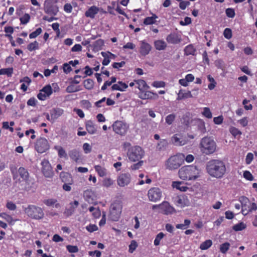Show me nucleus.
Returning a JSON list of instances; mask_svg holds the SVG:
<instances>
[{"label": "nucleus", "mask_w": 257, "mask_h": 257, "mask_svg": "<svg viewBox=\"0 0 257 257\" xmlns=\"http://www.w3.org/2000/svg\"><path fill=\"white\" fill-rule=\"evenodd\" d=\"M160 206L161 212L165 215H171L176 212L175 209L167 201H163Z\"/></svg>", "instance_id": "obj_11"}, {"label": "nucleus", "mask_w": 257, "mask_h": 257, "mask_svg": "<svg viewBox=\"0 0 257 257\" xmlns=\"http://www.w3.org/2000/svg\"><path fill=\"white\" fill-rule=\"evenodd\" d=\"M83 196L85 199L89 201L90 200H92L94 196V192L92 189H87L83 192Z\"/></svg>", "instance_id": "obj_35"}, {"label": "nucleus", "mask_w": 257, "mask_h": 257, "mask_svg": "<svg viewBox=\"0 0 257 257\" xmlns=\"http://www.w3.org/2000/svg\"><path fill=\"white\" fill-rule=\"evenodd\" d=\"M179 178L183 180H194L199 177V171L196 166L187 165L181 167L178 171Z\"/></svg>", "instance_id": "obj_2"}, {"label": "nucleus", "mask_w": 257, "mask_h": 257, "mask_svg": "<svg viewBox=\"0 0 257 257\" xmlns=\"http://www.w3.org/2000/svg\"><path fill=\"white\" fill-rule=\"evenodd\" d=\"M83 149L85 154L89 153L92 150V148L89 144L85 143L83 145Z\"/></svg>", "instance_id": "obj_64"}, {"label": "nucleus", "mask_w": 257, "mask_h": 257, "mask_svg": "<svg viewBox=\"0 0 257 257\" xmlns=\"http://www.w3.org/2000/svg\"><path fill=\"white\" fill-rule=\"evenodd\" d=\"M169 145L168 142L166 139L161 140L157 145V149L158 151H164L166 149Z\"/></svg>", "instance_id": "obj_32"}, {"label": "nucleus", "mask_w": 257, "mask_h": 257, "mask_svg": "<svg viewBox=\"0 0 257 257\" xmlns=\"http://www.w3.org/2000/svg\"><path fill=\"white\" fill-rule=\"evenodd\" d=\"M44 11L49 15L55 16L59 11V8L57 5L52 4L48 0L44 4Z\"/></svg>", "instance_id": "obj_10"}, {"label": "nucleus", "mask_w": 257, "mask_h": 257, "mask_svg": "<svg viewBox=\"0 0 257 257\" xmlns=\"http://www.w3.org/2000/svg\"><path fill=\"white\" fill-rule=\"evenodd\" d=\"M130 153V160L136 162L141 160L144 155V152L141 147L135 146L131 148Z\"/></svg>", "instance_id": "obj_7"}, {"label": "nucleus", "mask_w": 257, "mask_h": 257, "mask_svg": "<svg viewBox=\"0 0 257 257\" xmlns=\"http://www.w3.org/2000/svg\"><path fill=\"white\" fill-rule=\"evenodd\" d=\"M229 132L234 137L242 134L241 132L239 129L234 126H231L229 128Z\"/></svg>", "instance_id": "obj_48"}, {"label": "nucleus", "mask_w": 257, "mask_h": 257, "mask_svg": "<svg viewBox=\"0 0 257 257\" xmlns=\"http://www.w3.org/2000/svg\"><path fill=\"white\" fill-rule=\"evenodd\" d=\"M5 32L7 33L6 34V37H9V38H12L11 34L13 33L14 32V29L12 27L8 26L5 27Z\"/></svg>", "instance_id": "obj_59"}, {"label": "nucleus", "mask_w": 257, "mask_h": 257, "mask_svg": "<svg viewBox=\"0 0 257 257\" xmlns=\"http://www.w3.org/2000/svg\"><path fill=\"white\" fill-rule=\"evenodd\" d=\"M66 248L71 253L77 252L79 250L78 247L75 245H68L66 246Z\"/></svg>", "instance_id": "obj_63"}, {"label": "nucleus", "mask_w": 257, "mask_h": 257, "mask_svg": "<svg viewBox=\"0 0 257 257\" xmlns=\"http://www.w3.org/2000/svg\"><path fill=\"white\" fill-rule=\"evenodd\" d=\"M54 149L57 151L58 155L60 158H67V155L65 150L60 146H55Z\"/></svg>", "instance_id": "obj_36"}, {"label": "nucleus", "mask_w": 257, "mask_h": 257, "mask_svg": "<svg viewBox=\"0 0 257 257\" xmlns=\"http://www.w3.org/2000/svg\"><path fill=\"white\" fill-rule=\"evenodd\" d=\"M64 176L70 179V181H69L68 183H65L63 185V189L66 191H70L71 190V187L70 185L72 183V179L69 174H64Z\"/></svg>", "instance_id": "obj_39"}, {"label": "nucleus", "mask_w": 257, "mask_h": 257, "mask_svg": "<svg viewBox=\"0 0 257 257\" xmlns=\"http://www.w3.org/2000/svg\"><path fill=\"white\" fill-rule=\"evenodd\" d=\"M44 203L49 207H51L54 205L56 208H59L60 207V204L56 199L50 198L45 200Z\"/></svg>", "instance_id": "obj_27"}, {"label": "nucleus", "mask_w": 257, "mask_h": 257, "mask_svg": "<svg viewBox=\"0 0 257 257\" xmlns=\"http://www.w3.org/2000/svg\"><path fill=\"white\" fill-rule=\"evenodd\" d=\"M138 246L137 242L134 240H132L130 244V253H133Z\"/></svg>", "instance_id": "obj_58"}, {"label": "nucleus", "mask_w": 257, "mask_h": 257, "mask_svg": "<svg viewBox=\"0 0 257 257\" xmlns=\"http://www.w3.org/2000/svg\"><path fill=\"white\" fill-rule=\"evenodd\" d=\"M202 114L203 116H204L207 118H211L212 117V113L209 107H204L203 111L202 112Z\"/></svg>", "instance_id": "obj_51"}, {"label": "nucleus", "mask_w": 257, "mask_h": 257, "mask_svg": "<svg viewBox=\"0 0 257 257\" xmlns=\"http://www.w3.org/2000/svg\"><path fill=\"white\" fill-rule=\"evenodd\" d=\"M206 170L212 177L221 178L225 174L226 168L225 163L219 159H212L207 164Z\"/></svg>", "instance_id": "obj_1"}, {"label": "nucleus", "mask_w": 257, "mask_h": 257, "mask_svg": "<svg viewBox=\"0 0 257 257\" xmlns=\"http://www.w3.org/2000/svg\"><path fill=\"white\" fill-rule=\"evenodd\" d=\"M41 164L42 165V172L44 175L47 178H51L53 175V172L50 164L47 160H44Z\"/></svg>", "instance_id": "obj_12"}, {"label": "nucleus", "mask_w": 257, "mask_h": 257, "mask_svg": "<svg viewBox=\"0 0 257 257\" xmlns=\"http://www.w3.org/2000/svg\"><path fill=\"white\" fill-rule=\"evenodd\" d=\"M155 48L158 50H163L166 49L167 44L165 42L162 40H157L154 42Z\"/></svg>", "instance_id": "obj_31"}, {"label": "nucleus", "mask_w": 257, "mask_h": 257, "mask_svg": "<svg viewBox=\"0 0 257 257\" xmlns=\"http://www.w3.org/2000/svg\"><path fill=\"white\" fill-rule=\"evenodd\" d=\"M165 85V82L162 81H155L152 84V86L156 88L164 87Z\"/></svg>", "instance_id": "obj_61"}, {"label": "nucleus", "mask_w": 257, "mask_h": 257, "mask_svg": "<svg viewBox=\"0 0 257 257\" xmlns=\"http://www.w3.org/2000/svg\"><path fill=\"white\" fill-rule=\"evenodd\" d=\"M50 146L48 140L44 138H41L37 140L35 149L39 153H43L49 150Z\"/></svg>", "instance_id": "obj_8"}, {"label": "nucleus", "mask_w": 257, "mask_h": 257, "mask_svg": "<svg viewBox=\"0 0 257 257\" xmlns=\"http://www.w3.org/2000/svg\"><path fill=\"white\" fill-rule=\"evenodd\" d=\"M86 128L90 134H94L96 132V128L92 121L89 120L86 123Z\"/></svg>", "instance_id": "obj_33"}, {"label": "nucleus", "mask_w": 257, "mask_h": 257, "mask_svg": "<svg viewBox=\"0 0 257 257\" xmlns=\"http://www.w3.org/2000/svg\"><path fill=\"white\" fill-rule=\"evenodd\" d=\"M243 177L248 181H252L254 179L253 176L249 171L243 172Z\"/></svg>", "instance_id": "obj_62"}, {"label": "nucleus", "mask_w": 257, "mask_h": 257, "mask_svg": "<svg viewBox=\"0 0 257 257\" xmlns=\"http://www.w3.org/2000/svg\"><path fill=\"white\" fill-rule=\"evenodd\" d=\"M151 46L144 41H142L140 47V53L143 55L148 54L151 50Z\"/></svg>", "instance_id": "obj_24"}, {"label": "nucleus", "mask_w": 257, "mask_h": 257, "mask_svg": "<svg viewBox=\"0 0 257 257\" xmlns=\"http://www.w3.org/2000/svg\"><path fill=\"white\" fill-rule=\"evenodd\" d=\"M165 236V234L161 232L159 233L156 236L155 239L154 241V245L156 246H158L160 244V241L161 239L163 238Z\"/></svg>", "instance_id": "obj_47"}, {"label": "nucleus", "mask_w": 257, "mask_h": 257, "mask_svg": "<svg viewBox=\"0 0 257 257\" xmlns=\"http://www.w3.org/2000/svg\"><path fill=\"white\" fill-rule=\"evenodd\" d=\"M42 32V30L41 28H39L36 29V31L32 32L29 35V37L30 39H34L36 38L38 35H39Z\"/></svg>", "instance_id": "obj_57"}, {"label": "nucleus", "mask_w": 257, "mask_h": 257, "mask_svg": "<svg viewBox=\"0 0 257 257\" xmlns=\"http://www.w3.org/2000/svg\"><path fill=\"white\" fill-rule=\"evenodd\" d=\"M192 97V95L190 91L185 92L184 90L181 89L178 94V97L177 100H182L185 98H191Z\"/></svg>", "instance_id": "obj_26"}, {"label": "nucleus", "mask_w": 257, "mask_h": 257, "mask_svg": "<svg viewBox=\"0 0 257 257\" xmlns=\"http://www.w3.org/2000/svg\"><path fill=\"white\" fill-rule=\"evenodd\" d=\"M196 49L192 45L190 44L185 47L184 49V54L186 56L195 55L196 53Z\"/></svg>", "instance_id": "obj_29"}, {"label": "nucleus", "mask_w": 257, "mask_h": 257, "mask_svg": "<svg viewBox=\"0 0 257 257\" xmlns=\"http://www.w3.org/2000/svg\"><path fill=\"white\" fill-rule=\"evenodd\" d=\"M27 48L30 51L37 49H38V43L37 41L31 43L28 45Z\"/></svg>", "instance_id": "obj_60"}, {"label": "nucleus", "mask_w": 257, "mask_h": 257, "mask_svg": "<svg viewBox=\"0 0 257 257\" xmlns=\"http://www.w3.org/2000/svg\"><path fill=\"white\" fill-rule=\"evenodd\" d=\"M239 201L241 203V213L244 215L249 204H250V201L249 199L244 196H241L238 198Z\"/></svg>", "instance_id": "obj_17"}, {"label": "nucleus", "mask_w": 257, "mask_h": 257, "mask_svg": "<svg viewBox=\"0 0 257 257\" xmlns=\"http://www.w3.org/2000/svg\"><path fill=\"white\" fill-rule=\"evenodd\" d=\"M191 223V221L189 219H185L184 224H177L176 225V227L177 229H185L187 228Z\"/></svg>", "instance_id": "obj_40"}, {"label": "nucleus", "mask_w": 257, "mask_h": 257, "mask_svg": "<svg viewBox=\"0 0 257 257\" xmlns=\"http://www.w3.org/2000/svg\"><path fill=\"white\" fill-rule=\"evenodd\" d=\"M83 84L86 89L90 90L93 87L94 82L92 79H87L84 81Z\"/></svg>", "instance_id": "obj_42"}, {"label": "nucleus", "mask_w": 257, "mask_h": 257, "mask_svg": "<svg viewBox=\"0 0 257 257\" xmlns=\"http://www.w3.org/2000/svg\"><path fill=\"white\" fill-rule=\"evenodd\" d=\"M121 212V206L118 203L112 204L110 208L109 218L112 221H117Z\"/></svg>", "instance_id": "obj_6"}, {"label": "nucleus", "mask_w": 257, "mask_h": 257, "mask_svg": "<svg viewBox=\"0 0 257 257\" xmlns=\"http://www.w3.org/2000/svg\"><path fill=\"white\" fill-rule=\"evenodd\" d=\"M212 245V240L211 239H207L201 243L199 248L201 250H206L208 249Z\"/></svg>", "instance_id": "obj_38"}, {"label": "nucleus", "mask_w": 257, "mask_h": 257, "mask_svg": "<svg viewBox=\"0 0 257 257\" xmlns=\"http://www.w3.org/2000/svg\"><path fill=\"white\" fill-rule=\"evenodd\" d=\"M136 84L137 85V87L140 90V91L143 90H146L149 88L146 82L143 80L139 79L136 81Z\"/></svg>", "instance_id": "obj_34"}, {"label": "nucleus", "mask_w": 257, "mask_h": 257, "mask_svg": "<svg viewBox=\"0 0 257 257\" xmlns=\"http://www.w3.org/2000/svg\"><path fill=\"white\" fill-rule=\"evenodd\" d=\"M13 73V68H3L0 69V75H7L10 77Z\"/></svg>", "instance_id": "obj_43"}, {"label": "nucleus", "mask_w": 257, "mask_h": 257, "mask_svg": "<svg viewBox=\"0 0 257 257\" xmlns=\"http://www.w3.org/2000/svg\"><path fill=\"white\" fill-rule=\"evenodd\" d=\"M230 244L229 242H226L220 245V251L222 253H226L229 248Z\"/></svg>", "instance_id": "obj_44"}, {"label": "nucleus", "mask_w": 257, "mask_h": 257, "mask_svg": "<svg viewBox=\"0 0 257 257\" xmlns=\"http://www.w3.org/2000/svg\"><path fill=\"white\" fill-rule=\"evenodd\" d=\"M139 97L142 99H156L159 96L156 93L150 91L143 90L139 93Z\"/></svg>", "instance_id": "obj_14"}, {"label": "nucleus", "mask_w": 257, "mask_h": 257, "mask_svg": "<svg viewBox=\"0 0 257 257\" xmlns=\"http://www.w3.org/2000/svg\"><path fill=\"white\" fill-rule=\"evenodd\" d=\"M19 173L22 178L25 180L28 179L29 173L24 168L20 167L19 169Z\"/></svg>", "instance_id": "obj_50"}, {"label": "nucleus", "mask_w": 257, "mask_h": 257, "mask_svg": "<svg viewBox=\"0 0 257 257\" xmlns=\"http://www.w3.org/2000/svg\"><path fill=\"white\" fill-rule=\"evenodd\" d=\"M64 111L63 109L59 107L53 108L50 111V116H52L54 122L63 115Z\"/></svg>", "instance_id": "obj_16"}, {"label": "nucleus", "mask_w": 257, "mask_h": 257, "mask_svg": "<svg viewBox=\"0 0 257 257\" xmlns=\"http://www.w3.org/2000/svg\"><path fill=\"white\" fill-rule=\"evenodd\" d=\"M174 203L178 207H184L186 205L187 200L184 196H177L173 198Z\"/></svg>", "instance_id": "obj_18"}, {"label": "nucleus", "mask_w": 257, "mask_h": 257, "mask_svg": "<svg viewBox=\"0 0 257 257\" xmlns=\"http://www.w3.org/2000/svg\"><path fill=\"white\" fill-rule=\"evenodd\" d=\"M117 11L120 14L124 15V13L121 10L117 3L115 2H112L111 5L108 6L107 7L108 12L111 14H114V10Z\"/></svg>", "instance_id": "obj_22"}, {"label": "nucleus", "mask_w": 257, "mask_h": 257, "mask_svg": "<svg viewBox=\"0 0 257 257\" xmlns=\"http://www.w3.org/2000/svg\"><path fill=\"white\" fill-rule=\"evenodd\" d=\"M99 11V8L96 6H93L89 8L85 13V16L87 18L93 19L95 15L98 14Z\"/></svg>", "instance_id": "obj_20"}, {"label": "nucleus", "mask_w": 257, "mask_h": 257, "mask_svg": "<svg viewBox=\"0 0 257 257\" xmlns=\"http://www.w3.org/2000/svg\"><path fill=\"white\" fill-rule=\"evenodd\" d=\"M176 117V115L174 113H171L168 115L165 118L166 122L168 125H171L173 123Z\"/></svg>", "instance_id": "obj_45"}, {"label": "nucleus", "mask_w": 257, "mask_h": 257, "mask_svg": "<svg viewBox=\"0 0 257 257\" xmlns=\"http://www.w3.org/2000/svg\"><path fill=\"white\" fill-rule=\"evenodd\" d=\"M30 16L28 14H25L23 16L20 18L21 23L23 25L27 24L30 21Z\"/></svg>", "instance_id": "obj_54"}, {"label": "nucleus", "mask_w": 257, "mask_h": 257, "mask_svg": "<svg viewBox=\"0 0 257 257\" xmlns=\"http://www.w3.org/2000/svg\"><path fill=\"white\" fill-rule=\"evenodd\" d=\"M158 16L156 14H152L151 17H148L144 20V24L145 25H150L154 24L156 22V19H158Z\"/></svg>", "instance_id": "obj_30"}, {"label": "nucleus", "mask_w": 257, "mask_h": 257, "mask_svg": "<svg viewBox=\"0 0 257 257\" xmlns=\"http://www.w3.org/2000/svg\"><path fill=\"white\" fill-rule=\"evenodd\" d=\"M42 92L46 93L48 97L52 93V88L50 85H47L41 90Z\"/></svg>", "instance_id": "obj_52"}, {"label": "nucleus", "mask_w": 257, "mask_h": 257, "mask_svg": "<svg viewBox=\"0 0 257 257\" xmlns=\"http://www.w3.org/2000/svg\"><path fill=\"white\" fill-rule=\"evenodd\" d=\"M81 90L79 86H76L74 85H69L66 88V91L68 93H72L79 91Z\"/></svg>", "instance_id": "obj_46"}, {"label": "nucleus", "mask_w": 257, "mask_h": 257, "mask_svg": "<svg viewBox=\"0 0 257 257\" xmlns=\"http://www.w3.org/2000/svg\"><path fill=\"white\" fill-rule=\"evenodd\" d=\"M70 205V208H66L64 212V215L67 217L71 216L74 213L75 209L79 205V202L78 201L75 200L73 202H71Z\"/></svg>", "instance_id": "obj_21"}, {"label": "nucleus", "mask_w": 257, "mask_h": 257, "mask_svg": "<svg viewBox=\"0 0 257 257\" xmlns=\"http://www.w3.org/2000/svg\"><path fill=\"white\" fill-rule=\"evenodd\" d=\"M148 196L150 201L157 202L162 197V191L159 188H152L148 191Z\"/></svg>", "instance_id": "obj_9"}, {"label": "nucleus", "mask_w": 257, "mask_h": 257, "mask_svg": "<svg viewBox=\"0 0 257 257\" xmlns=\"http://www.w3.org/2000/svg\"><path fill=\"white\" fill-rule=\"evenodd\" d=\"M113 184V181L110 178H106L102 181V185L108 188Z\"/></svg>", "instance_id": "obj_53"}, {"label": "nucleus", "mask_w": 257, "mask_h": 257, "mask_svg": "<svg viewBox=\"0 0 257 257\" xmlns=\"http://www.w3.org/2000/svg\"><path fill=\"white\" fill-rule=\"evenodd\" d=\"M113 131L120 135H124L126 132V126L122 121H115L112 125Z\"/></svg>", "instance_id": "obj_13"}, {"label": "nucleus", "mask_w": 257, "mask_h": 257, "mask_svg": "<svg viewBox=\"0 0 257 257\" xmlns=\"http://www.w3.org/2000/svg\"><path fill=\"white\" fill-rule=\"evenodd\" d=\"M172 143L176 146H183L185 145L187 141L183 139L182 137H180V135L178 134L174 135L171 138Z\"/></svg>", "instance_id": "obj_19"}, {"label": "nucleus", "mask_w": 257, "mask_h": 257, "mask_svg": "<svg viewBox=\"0 0 257 257\" xmlns=\"http://www.w3.org/2000/svg\"><path fill=\"white\" fill-rule=\"evenodd\" d=\"M127 87V85L125 83L122 81H119L117 83L113 84L111 87V89L113 90L124 91Z\"/></svg>", "instance_id": "obj_28"}, {"label": "nucleus", "mask_w": 257, "mask_h": 257, "mask_svg": "<svg viewBox=\"0 0 257 257\" xmlns=\"http://www.w3.org/2000/svg\"><path fill=\"white\" fill-rule=\"evenodd\" d=\"M223 36L227 39H230L232 36V31L229 28H225L223 31Z\"/></svg>", "instance_id": "obj_56"}, {"label": "nucleus", "mask_w": 257, "mask_h": 257, "mask_svg": "<svg viewBox=\"0 0 257 257\" xmlns=\"http://www.w3.org/2000/svg\"><path fill=\"white\" fill-rule=\"evenodd\" d=\"M199 146L200 151L206 155L212 154L216 151V143L210 137L203 138L200 141Z\"/></svg>", "instance_id": "obj_4"}, {"label": "nucleus", "mask_w": 257, "mask_h": 257, "mask_svg": "<svg viewBox=\"0 0 257 257\" xmlns=\"http://www.w3.org/2000/svg\"><path fill=\"white\" fill-rule=\"evenodd\" d=\"M95 171L97 172L99 176L104 177L106 175V169L99 165H95L94 166Z\"/></svg>", "instance_id": "obj_37"}, {"label": "nucleus", "mask_w": 257, "mask_h": 257, "mask_svg": "<svg viewBox=\"0 0 257 257\" xmlns=\"http://www.w3.org/2000/svg\"><path fill=\"white\" fill-rule=\"evenodd\" d=\"M257 210V205L255 203L252 202L250 203L247 207V209L244 214V216L247 215L249 213L251 212L252 211H255Z\"/></svg>", "instance_id": "obj_41"}, {"label": "nucleus", "mask_w": 257, "mask_h": 257, "mask_svg": "<svg viewBox=\"0 0 257 257\" xmlns=\"http://www.w3.org/2000/svg\"><path fill=\"white\" fill-rule=\"evenodd\" d=\"M69 156L71 159L78 162L81 157L80 152L77 149H73L69 152Z\"/></svg>", "instance_id": "obj_25"}, {"label": "nucleus", "mask_w": 257, "mask_h": 257, "mask_svg": "<svg viewBox=\"0 0 257 257\" xmlns=\"http://www.w3.org/2000/svg\"><path fill=\"white\" fill-rule=\"evenodd\" d=\"M245 228L246 225L242 222L235 224L232 227V229L236 231L242 230Z\"/></svg>", "instance_id": "obj_49"}, {"label": "nucleus", "mask_w": 257, "mask_h": 257, "mask_svg": "<svg viewBox=\"0 0 257 257\" xmlns=\"http://www.w3.org/2000/svg\"><path fill=\"white\" fill-rule=\"evenodd\" d=\"M128 182V177L127 174L120 175L117 179V184L120 187H124Z\"/></svg>", "instance_id": "obj_23"}, {"label": "nucleus", "mask_w": 257, "mask_h": 257, "mask_svg": "<svg viewBox=\"0 0 257 257\" xmlns=\"http://www.w3.org/2000/svg\"><path fill=\"white\" fill-rule=\"evenodd\" d=\"M181 40V36L176 33L170 34L166 38V41L170 44H178L180 43Z\"/></svg>", "instance_id": "obj_15"}, {"label": "nucleus", "mask_w": 257, "mask_h": 257, "mask_svg": "<svg viewBox=\"0 0 257 257\" xmlns=\"http://www.w3.org/2000/svg\"><path fill=\"white\" fill-rule=\"evenodd\" d=\"M226 16L229 18H233L235 15V11L232 8H227L225 10Z\"/></svg>", "instance_id": "obj_55"}, {"label": "nucleus", "mask_w": 257, "mask_h": 257, "mask_svg": "<svg viewBox=\"0 0 257 257\" xmlns=\"http://www.w3.org/2000/svg\"><path fill=\"white\" fill-rule=\"evenodd\" d=\"M185 155L183 153H177L171 155L165 162L166 169L175 171L179 169L184 163Z\"/></svg>", "instance_id": "obj_3"}, {"label": "nucleus", "mask_w": 257, "mask_h": 257, "mask_svg": "<svg viewBox=\"0 0 257 257\" xmlns=\"http://www.w3.org/2000/svg\"><path fill=\"white\" fill-rule=\"evenodd\" d=\"M24 212L29 217L36 220L41 219L44 216L43 209L34 205H30L25 208Z\"/></svg>", "instance_id": "obj_5"}]
</instances>
